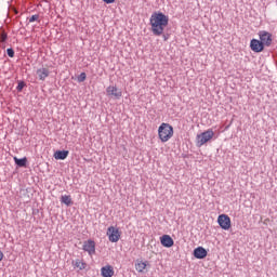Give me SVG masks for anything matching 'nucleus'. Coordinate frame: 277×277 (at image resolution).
Returning a JSON list of instances; mask_svg holds the SVG:
<instances>
[{"label":"nucleus","mask_w":277,"mask_h":277,"mask_svg":"<svg viewBox=\"0 0 277 277\" xmlns=\"http://www.w3.org/2000/svg\"><path fill=\"white\" fill-rule=\"evenodd\" d=\"M170 17L162 12H154L149 18V25L151 26V34L154 36H162L163 30L168 27Z\"/></svg>","instance_id":"nucleus-1"},{"label":"nucleus","mask_w":277,"mask_h":277,"mask_svg":"<svg viewBox=\"0 0 277 277\" xmlns=\"http://www.w3.org/2000/svg\"><path fill=\"white\" fill-rule=\"evenodd\" d=\"M158 135L161 142H168L174 135V128L170 123H161L158 128Z\"/></svg>","instance_id":"nucleus-2"},{"label":"nucleus","mask_w":277,"mask_h":277,"mask_svg":"<svg viewBox=\"0 0 277 277\" xmlns=\"http://www.w3.org/2000/svg\"><path fill=\"white\" fill-rule=\"evenodd\" d=\"M214 135H215V132H213V130H211V129L202 132L201 134H198L196 146L198 148H200V146H205V144H207V142H211V140H213Z\"/></svg>","instance_id":"nucleus-3"},{"label":"nucleus","mask_w":277,"mask_h":277,"mask_svg":"<svg viewBox=\"0 0 277 277\" xmlns=\"http://www.w3.org/2000/svg\"><path fill=\"white\" fill-rule=\"evenodd\" d=\"M217 224L223 230L230 229V216L228 214H220L217 217Z\"/></svg>","instance_id":"nucleus-4"},{"label":"nucleus","mask_w":277,"mask_h":277,"mask_svg":"<svg viewBox=\"0 0 277 277\" xmlns=\"http://www.w3.org/2000/svg\"><path fill=\"white\" fill-rule=\"evenodd\" d=\"M107 236L111 243H118L120 241V230L114 226L108 227Z\"/></svg>","instance_id":"nucleus-5"},{"label":"nucleus","mask_w":277,"mask_h":277,"mask_svg":"<svg viewBox=\"0 0 277 277\" xmlns=\"http://www.w3.org/2000/svg\"><path fill=\"white\" fill-rule=\"evenodd\" d=\"M250 49L253 53H263V51H265V45L263 44V41L259 39H251Z\"/></svg>","instance_id":"nucleus-6"},{"label":"nucleus","mask_w":277,"mask_h":277,"mask_svg":"<svg viewBox=\"0 0 277 277\" xmlns=\"http://www.w3.org/2000/svg\"><path fill=\"white\" fill-rule=\"evenodd\" d=\"M82 250H84V252H88L90 256H92V254H96V242H94V240L92 239L84 241Z\"/></svg>","instance_id":"nucleus-7"},{"label":"nucleus","mask_w":277,"mask_h":277,"mask_svg":"<svg viewBox=\"0 0 277 277\" xmlns=\"http://www.w3.org/2000/svg\"><path fill=\"white\" fill-rule=\"evenodd\" d=\"M259 36H260V42H262V44L264 47H272V34L271 32H267L266 30H261L259 32Z\"/></svg>","instance_id":"nucleus-8"},{"label":"nucleus","mask_w":277,"mask_h":277,"mask_svg":"<svg viewBox=\"0 0 277 277\" xmlns=\"http://www.w3.org/2000/svg\"><path fill=\"white\" fill-rule=\"evenodd\" d=\"M107 96H111L113 98L120 100L122 98V91L117 87L109 85L106 89Z\"/></svg>","instance_id":"nucleus-9"},{"label":"nucleus","mask_w":277,"mask_h":277,"mask_svg":"<svg viewBox=\"0 0 277 277\" xmlns=\"http://www.w3.org/2000/svg\"><path fill=\"white\" fill-rule=\"evenodd\" d=\"M208 254H209V252L203 247H197L193 251V256H195V259H199V260L207 259Z\"/></svg>","instance_id":"nucleus-10"},{"label":"nucleus","mask_w":277,"mask_h":277,"mask_svg":"<svg viewBox=\"0 0 277 277\" xmlns=\"http://www.w3.org/2000/svg\"><path fill=\"white\" fill-rule=\"evenodd\" d=\"M160 243L163 248H172V246H174V239H172L170 235H162L160 237Z\"/></svg>","instance_id":"nucleus-11"},{"label":"nucleus","mask_w":277,"mask_h":277,"mask_svg":"<svg viewBox=\"0 0 277 277\" xmlns=\"http://www.w3.org/2000/svg\"><path fill=\"white\" fill-rule=\"evenodd\" d=\"M36 75L38 76L39 81H44L49 75H51V71H49L48 68H39L36 71Z\"/></svg>","instance_id":"nucleus-12"},{"label":"nucleus","mask_w":277,"mask_h":277,"mask_svg":"<svg viewBox=\"0 0 277 277\" xmlns=\"http://www.w3.org/2000/svg\"><path fill=\"white\" fill-rule=\"evenodd\" d=\"M68 155H70V151L63 149V150H56L54 153V159L57 161H64V159L68 158Z\"/></svg>","instance_id":"nucleus-13"},{"label":"nucleus","mask_w":277,"mask_h":277,"mask_svg":"<svg viewBox=\"0 0 277 277\" xmlns=\"http://www.w3.org/2000/svg\"><path fill=\"white\" fill-rule=\"evenodd\" d=\"M101 275L103 277H113L114 276V267H111V265L103 266L101 268Z\"/></svg>","instance_id":"nucleus-14"},{"label":"nucleus","mask_w":277,"mask_h":277,"mask_svg":"<svg viewBox=\"0 0 277 277\" xmlns=\"http://www.w3.org/2000/svg\"><path fill=\"white\" fill-rule=\"evenodd\" d=\"M148 265H150V264H148V261L142 262V261L137 260L135 263V269H136V272L142 274V273H144V269L146 267H148Z\"/></svg>","instance_id":"nucleus-15"},{"label":"nucleus","mask_w":277,"mask_h":277,"mask_svg":"<svg viewBox=\"0 0 277 277\" xmlns=\"http://www.w3.org/2000/svg\"><path fill=\"white\" fill-rule=\"evenodd\" d=\"M13 160L15 162V166H17V168H27V157H24V158L13 157Z\"/></svg>","instance_id":"nucleus-16"},{"label":"nucleus","mask_w":277,"mask_h":277,"mask_svg":"<svg viewBox=\"0 0 277 277\" xmlns=\"http://www.w3.org/2000/svg\"><path fill=\"white\" fill-rule=\"evenodd\" d=\"M71 265H72L74 267H77V268L80 269V271L85 269V267H88V263H85V262H83V260H79V259L74 260V261L71 262Z\"/></svg>","instance_id":"nucleus-17"},{"label":"nucleus","mask_w":277,"mask_h":277,"mask_svg":"<svg viewBox=\"0 0 277 277\" xmlns=\"http://www.w3.org/2000/svg\"><path fill=\"white\" fill-rule=\"evenodd\" d=\"M61 202L62 205H66V207H71V205L74 203L70 195H62Z\"/></svg>","instance_id":"nucleus-18"},{"label":"nucleus","mask_w":277,"mask_h":277,"mask_svg":"<svg viewBox=\"0 0 277 277\" xmlns=\"http://www.w3.org/2000/svg\"><path fill=\"white\" fill-rule=\"evenodd\" d=\"M27 87V83L23 80L17 81L16 90L17 92H23V89Z\"/></svg>","instance_id":"nucleus-19"},{"label":"nucleus","mask_w":277,"mask_h":277,"mask_svg":"<svg viewBox=\"0 0 277 277\" xmlns=\"http://www.w3.org/2000/svg\"><path fill=\"white\" fill-rule=\"evenodd\" d=\"M87 78H88V75H85V72H81L78 76V83H83V81H85Z\"/></svg>","instance_id":"nucleus-20"},{"label":"nucleus","mask_w":277,"mask_h":277,"mask_svg":"<svg viewBox=\"0 0 277 277\" xmlns=\"http://www.w3.org/2000/svg\"><path fill=\"white\" fill-rule=\"evenodd\" d=\"M40 18L39 14L31 15L29 18V23H36Z\"/></svg>","instance_id":"nucleus-21"},{"label":"nucleus","mask_w":277,"mask_h":277,"mask_svg":"<svg viewBox=\"0 0 277 277\" xmlns=\"http://www.w3.org/2000/svg\"><path fill=\"white\" fill-rule=\"evenodd\" d=\"M5 40H8V34L1 32L0 34V42H5Z\"/></svg>","instance_id":"nucleus-22"},{"label":"nucleus","mask_w":277,"mask_h":277,"mask_svg":"<svg viewBox=\"0 0 277 277\" xmlns=\"http://www.w3.org/2000/svg\"><path fill=\"white\" fill-rule=\"evenodd\" d=\"M6 54H8L10 57H14V49L8 48V49H6Z\"/></svg>","instance_id":"nucleus-23"},{"label":"nucleus","mask_w":277,"mask_h":277,"mask_svg":"<svg viewBox=\"0 0 277 277\" xmlns=\"http://www.w3.org/2000/svg\"><path fill=\"white\" fill-rule=\"evenodd\" d=\"M162 38H163L164 42H168V40H169V38H170V35L162 32Z\"/></svg>","instance_id":"nucleus-24"},{"label":"nucleus","mask_w":277,"mask_h":277,"mask_svg":"<svg viewBox=\"0 0 277 277\" xmlns=\"http://www.w3.org/2000/svg\"><path fill=\"white\" fill-rule=\"evenodd\" d=\"M102 1L107 4L116 3V0H102Z\"/></svg>","instance_id":"nucleus-25"},{"label":"nucleus","mask_w":277,"mask_h":277,"mask_svg":"<svg viewBox=\"0 0 277 277\" xmlns=\"http://www.w3.org/2000/svg\"><path fill=\"white\" fill-rule=\"evenodd\" d=\"M3 261V251H0V262Z\"/></svg>","instance_id":"nucleus-26"}]
</instances>
